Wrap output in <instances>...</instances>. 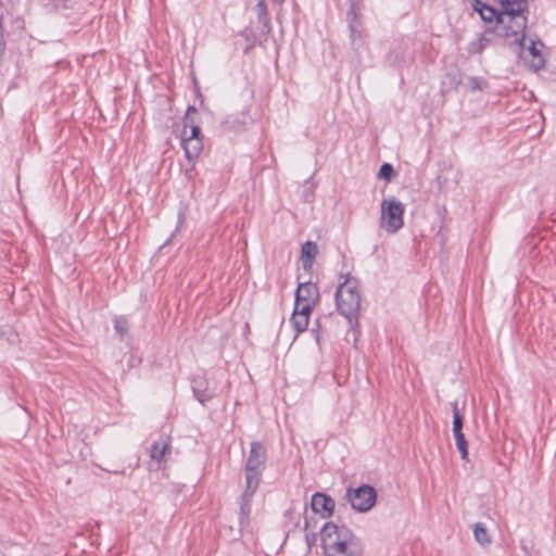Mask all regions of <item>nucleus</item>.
<instances>
[{
  "label": "nucleus",
  "mask_w": 556,
  "mask_h": 556,
  "mask_svg": "<svg viewBox=\"0 0 556 556\" xmlns=\"http://www.w3.org/2000/svg\"><path fill=\"white\" fill-rule=\"evenodd\" d=\"M325 556H363L353 532L345 526L326 522L320 532Z\"/></svg>",
  "instance_id": "f257e3e1"
},
{
  "label": "nucleus",
  "mask_w": 556,
  "mask_h": 556,
  "mask_svg": "<svg viewBox=\"0 0 556 556\" xmlns=\"http://www.w3.org/2000/svg\"><path fill=\"white\" fill-rule=\"evenodd\" d=\"M336 307L351 324L357 321L362 308V288L351 274H340L336 290Z\"/></svg>",
  "instance_id": "f03ea898"
},
{
  "label": "nucleus",
  "mask_w": 556,
  "mask_h": 556,
  "mask_svg": "<svg viewBox=\"0 0 556 556\" xmlns=\"http://www.w3.org/2000/svg\"><path fill=\"white\" fill-rule=\"evenodd\" d=\"M197 109L189 106L182 118V129L180 131V144L185 152V156L192 163L189 172L193 170L194 162L200 156L203 150V137L201 134L200 125L195 122Z\"/></svg>",
  "instance_id": "7ed1b4c3"
},
{
  "label": "nucleus",
  "mask_w": 556,
  "mask_h": 556,
  "mask_svg": "<svg viewBox=\"0 0 556 556\" xmlns=\"http://www.w3.org/2000/svg\"><path fill=\"white\" fill-rule=\"evenodd\" d=\"M501 12L498 21L501 23H514V33L525 30L527 18L523 12L528 8L529 0H500Z\"/></svg>",
  "instance_id": "20e7f679"
},
{
  "label": "nucleus",
  "mask_w": 556,
  "mask_h": 556,
  "mask_svg": "<svg viewBox=\"0 0 556 556\" xmlns=\"http://www.w3.org/2000/svg\"><path fill=\"white\" fill-rule=\"evenodd\" d=\"M511 47L531 71L538 72L545 66V59L542 53L544 45L541 40L530 39L527 45L525 39L522 46L511 45Z\"/></svg>",
  "instance_id": "39448f33"
},
{
  "label": "nucleus",
  "mask_w": 556,
  "mask_h": 556,
  "mask_svg": "<svg viewBox=\"0 0 556 556\" xmlns=\"http://www.w3.org/2000/svg\"><path fill=\"white\" fill-rule=\"evenodd\" d=\"M266 448L260 442H252L250 453L245 464V483L250 479L254 484L260 485L261 476L265 467Z\"/></svg>",
  "instance_id": "423d86ee"
},
{
  "label": "nucleus",
  "mask_w": 556,
  "mask_h": 556,
  "mask_svg": "<svg viewBox=\"0 0 556 556\" xmlns=\"http://www.w3.org/2000/svg\"><path fill=\"white\" fill-rule=\"evenodd\" d=\"M405 205L395 198L384 200V232L396 233L404 226Z\"/></svg>",
  "instance_id": "0eeeda50"
},
{
  "label": "nucleus",
  "mask_w": 556,
  "mask_h": 556,
  "mask_svg": "<svg viewBox=\"0 0 556 556\" xmlns=\"http://www.w3.org/2000/svg\"><path fill=\"white\" fill-rule=\"evenodd\" d=\"M346 498L353 509L363 513L375 505L377 496L374 488L364 484L356 489H349Z\"/></svg>",
  "instance_id": "6e6552de"
},
{
  "label": "nucleus",
  "mask_w": 556,
  "mask_h": 556,
  "mask_svg": "<svg viewBox=\"0 0 556 556\" xmlns=\"http://www.w3.org/2000/svg\"><path fill=\"white\" fill-rule=\"evenodd\" d=\"M319 299L318 287L313 282H303L298 286L295 291L296 306H304L313 309Z\"/></svg>",
  "instance_id": "1a4fd4ad"
},
{
  "label": "nucleus",
  "mask_w": 556,
  "mask_h": 556,
  "mask_svg": "<svg viewBox=\"0 0 556 556\" xmlns=\"http://www.w3.org/2000/svg\"><path fill=\"white\" fill-rule=\"evenodd\" d=\"M361 11L362 0H350V8L348 11V23L353 41H355L357 38H361L363 34Z\"/></svg>",
  "instance_id": "9d476101"
},
{
  "label": "nucleus",
  "mask_w": 556,
  "mask_h": 556,
  "mask_svg": "<svg viewBox=\"0 0 556 556\" xmlns=\"http://www.w3.org/2000/svg\"><path fill=\"white\" fill-rule=\"evenodd\" d=\"M312 311L313 309L306 308L304 306L294 305L292 315L290 317V324L295 332V337L306 331L309 324Z\"/></svg>",
  "instance_id": "9b49d317"
},
{
  "label": "nucleus",
  "mask_w": 556,
  "mask_h": 556,
  "mask_svg": "<svg viewBox=\"0 0 556 556\" xmlns=\"http://www.w3.org/2000/svg\"><path fill=\"white\" fill-rule=\"evenodd\" d=\"M257 488L258 485L254 484L251 479L249 483H245V489L240 498V525H247L249 522L252 497Z\"/></svg>",
  "instance_id": "f8f14e48"
},
{
  "label": "nucleus",
  "mask_w": 556,
  "mask_h": 556,
  "mask_svg": "<svg viewBox=\"0 0 556 556\" xmlns=\"http://www.w3.org/2000/svg\"><path fill=\"white\" fill-rule=\"evenodd\" d=\"M311 505L312 509L319 514L323 518L330 517L336 506L334 501L324 493H315L312 496Z\"/></svg>",
  "instance_id": "ddd939ff"
},
{
  "label": "nucleus",
  "mask_w": 556,
  "mask_h": 556,
  "mask_svg": "<svg viewBox=\"0 0 556 556\" xmlns=\"http://www.w3.org/2000/svg\"><path fill=\"white\" fill-rule=\"evenodd\" d=\"M513 26V22L504 24L498 21L497 25L495 26V31L498 36H503L507 39L511 38L513 40L510 41V46L517 45L520 47L525 42V30L514 33Z\"/></svg>",
  "instance_id": "4468645a"
},
{
  "label": "nucleus",
  "mask_w": 556,
  "mask_h": 556,
  "mask_svg": "<svg viewBox=\"0 0 556 556\" xmlns=\"http://www.w3.org/2000/svg\"><path fill=\"white\" fill-rule=\"evenodd\" d=\"M471 8L479 13L481 18L484 22H493L498 23L500 12H497L494 8L483 3L481 0H469Z\"/></svg>",
  "instance_id": "2eb2a0df"
},
{
  "label": "nucleus",
  "mask_w": 556,
  "mask_h": 556,
  "mask_svg": "<svg viewBox=\"0 0 556 556\" xmlns=\"http://www.w3.org/2000/svg\"><path fill=\"white\" fill-rule=\"evenodd\" d=\"M170 441L168 437H161L159 440L154 441L151 445L150 457L157 463H161L166 453L169 451Z\"/></svg>",
  "instance_id": "dca6fc26"
},
{
  "label": "nucleus",
  "mask_w": 556,
  "mask_h": 556,
  "mask_svg": "<svg viewBox=\"0 0 556 556\" xmlns=\"http://www.w3.org/2000/svg\"><path fill=\"white\" fill-rule=\"evenodd\" d=\"M318 253L317 244L313 241H306L301 249V256L304 263V267H311L313 261Z\"/></svg>",
  "instance_id": "f3484780"
},
{
  "label": "nucleus",
  "mask_w": 556,
  "mask_h": 556,
  "mask_svg": "<svg viewBox=\"0 0 556 556\" xmlns=\"http://www.w3.org/2000/svg\"><path fill=\"white\" fill-rule=\"evenodd\" d=\"M473 535H475L476 541L482 546L489 545L491 543V538L489 535V532H488L485 526L481 522L475 525Z\"/></svg>",
  "instance_id": "a211bd4d"
},
{
  "label": "nucleus",
  "mask_w": 556,
  "mask_h": 556,
  "mask_svg": "<svg viewBox=\"0 0 556 556\" xmlns=\"http://www.w3.org/2000/svg\"><path fill=\"white\" fill-rule=\"evenodd\" d=\"M453 408V434L463 433V417L458 410L457 403L452 404Z\"/></svg>",
  "instance_id": "6ab92c4d"
},
{
  "label": "nucleus",
  "mask_w": 556,
  "mask_h": 556,
  "mask_svg": "<svg viewBox=\"0 0 556 556\" xmlns=\"http://www.w3.org/2000/svg\"><path fill=\"white\" fill-rule=\"evenodd\" d=\"M456 447L460 453L463 459L468 457V445L464 433L454 434Z\"/></svg>",
  "instance_id": "aec40b11"
},
{
  "label": "nucleus",
  "mask_w": 556,
  "mask_h": 556,
  "mask_svg": "<svg viewBox=\"0 0 556 556\" xmlns=\"http://www.w3.org/2000/svg\"><path fill=\"white\" fill-rule=\"evenodd\" d=\"M128 328V320L125 317L117 316L114 318V329L121 337L127 333Z\"/></svg>",
  "instance_id": "412c9836"
},
{
  "label": "nucleus",
  "mask_w": 556,
  "mask_h": 556,
  "mask_svg": "<svg viewBox=\"0 0 556 556\" xmlns=\"http://www.w3.org/2000/svg\"><path fill=\"white\" fill-rule=\"evenodd\" d=\"M193 393L201 404H205L213 397V394L211 392H207L206 390L201 391L195 386L193 387Z\"/></svg>",
  "instance_id": "4be33fe9"
},
{
  "label": "nucleus",
  "mask_w": 556,
  "mask_h": 556,
  "mask_svg": "<svg viewBox=\"0 0 556 556\" xmlns=\"http://www.w3.org/2000/svg\"><path fill=\"white\" fill-rule=\"evenodd\" d=\"M395 177V170L391 164L384 163V182L390 181Z\"/></svg>",
  "instance_id": "5701e85b"
},
{
  "label": "nucleus",
  "mask_w": 556,
  "mask_h": 556,
  "mask_svg": "<svg viewBox=\"0 0 556 556\" xmlns=\"http://www.w3.org/2000/svg\"><path fill=\"white\" fill-rule=\"evenodd\" d=\"M469 86L472 90H480L482 89V81L477 77H472L469 79Z\"/></svg>",
  "instance_id": "b1692460"
},
{
  "label": "nucleus",
  "mask_w": 556,
  "mask_h": 556,
  "mask_svg": "<svg viewBox=\"0 0 556 556\" xmlns=\"http://www.w3.org/2000/svg\"><path fill=\"white\" fill-rule=\"evenodd\" d=\"M260 14H266L267 7L264 0H260L256 4Z\"/></svg>",
  "instance_id": "393cba45"
},
{
  "label": "nucleus",
  "mask_w": 556,
  "mask_h": 556,
  "mask_svg": "<svg viewBox=\"0 0 556 556\" xmlns=\"http://www.w3.org/2000/svg\"><path fill=\"white\" fill-rule=\"evenodd\" d=\"M377 176L379 179L382 178V166H380V168L378 169Z\"/></svg>",
  "instance_id": "a878e982"
},
{
  "label": "nucleus",
  "mask_w": 556,
  "mask_h": 556,
  "mask_svg": "<svg viewBox=\"0 0 556 556\" xmlns=\"http://www.w3.org/2000/svg\"><path fill=\"white\" fill-rule=\"evenodd\" d=\"M271 1L277 3V4H281L285 0H271Z\"/></svg>",
  "instance_id": "bb28decb"
}]
</instances>
